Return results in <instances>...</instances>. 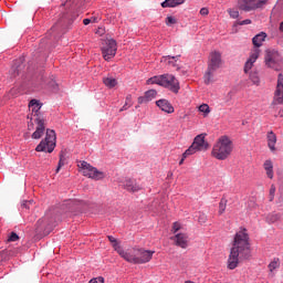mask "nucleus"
Returning a JSON list of instances; mask_svg holds the SVG:
<instances>
[{
  "instance_id": "1",
  "label": "nucleus",
  "mask_w": 283,
  "mask_h": 283,
  "mask_svg": "<svg viewBox=\"0 0 283 283\" xmlns=\"http://www.w3.org/2000/svg\"><path fill=\"white\" fill-rule=\"evenodd\" d=\"M251 258V238L247 228H240L235 232L232 240V248L227 260V269L235 271L240 265V260H249Z\"/></svg>"
},
{
  "instance_id": "2",
  "label": "nucleus",
  "mask_w": 283,
  "mask_h": 283,
  "mask_svg": "<svg viewBox=\"0 0 283 283\" xmlns=\"http://www.w3.org/2000/svg\"><path fill=\"white\" fill-rule=\"evenodd\" d=\"M231 154H233V140H231V137L227 135L219 137L211 150L212 158L227 160Z\"/></svg>"
},
{
  "instance_id": "3",
  "label": "nucleus",
  "mask_w": 283,
  "mask_h": 283,
  "mask_svg": "<svg viewBox=\"0 0 283 283\" xmlns=\"http://www.w3.org/2000/svg\"><path fill=\"white\" fill-rule=\"evenodd\" d=\"M222 67V53L212 51L209 55L208 69L203 75L206 85L213 83V76Z\"/></svg>"
},
{
  "instance_id": "4",
  "label": "nucleus",
  "mask_w": 283,
  "mask_h": 283,
  "mask_svg": "<svg viewBox=\"0 0 283 283\" xmlns=\"http://www.w3.org/2000/svg\"><path fill=\"white\" fill-rule=\"evenodd\" d=\"M107 238L108 241L112 243L114 251H116V253H118V255L123 258V260L129 262L130 264H136L134 260L135 258H137V248H129L127 250H124L120 245V242L116 240V238H114L113 235H108Z\"/></svg>"
},
{
  "instance_id": "5",
  "label": "nucleus",
  "mask_w": 283,
  "mask_h": 283,
  "mask_svg": "<svg viewBox=\"0 0 283 283\" xmlns=\"http://www.w3.org/2000/svg\"><path fill=\"white\" fill-rule=\"evenodd\" d=\"M77 169L82 176L85 178H91V180H103L105 178V172L98 170L96 167L92 166L85 160L77 163Z\"/></svg>"
},
{
  "instance_id": "6",
  "label": "nucleus",
  "mask_w": 283,
  "mask_h": 283,
  "mask_svg": "<svg viewBox=\"0 0 283 283\" xmlns=\"http://www.w3.org/2000/svg\"><path fill=\"white\" fill-rule=\"evenodd\" d=\"M56 148V133L52 129H46L45 138L35 147V151H45L52 154Z\"/></svg>"
},
{
  "instance_id": "7",
  "label": "nucleus",
  "mask_w": 283,
  "mask_h": 283,
  "mask_svg": "<svg viewBox=\"0 0 283 283\" xmlns=\"http://www.w3.org/2000/svg\"><path fill=\"white\" fill-rule=\"evenodd\" d=\"M266 0H239L238 8L243 12H253V10H260L266 6Z\"/></svg>"
},
{
  "instance_id": "8",
  "label": "nucleus",
  "mask_w": 283,
  "mask_h": 283,
  "mask_svg": "<svg viewBox=\"0 0 283 283\" xmlns=\"http://www.w3.org/2000/svg\"><path fill=\"white\" fill-rule=\"evenodd\" d=\"M29 112H31V115H28V118L30 119V122H28V129L29 132H32V129H34V123H32V120H36L39 116H43L39 113L41 112V103L36 99H31L29 103Z\"/></svg>"
},
{
  "instance_id": "9",
  "label": "nucleus",
  "mask_w": 283,
  "mask_h": 283,
  "mask_svg": "<svg viewBox=\"0 0 283 283\" xmlns=\"http://www.w3.org/2000/svg\"><path fill=\"white\" fill-rule=\"evenodd\" d=\"M117 50L118 45L116 44V40H106L105 44L102 46V55L104 61H112V59L116 56Z\"/></svg>"
},
{
  "instance_id": "10",
  "label": "nucleus",
  "mask_w": 283,
  "mask_h": 283,
  "mask_svg": "<svg viewBox=\"0 0 283 283\" xmlns=\"http://www.w3.org/2000/svg\"><path fill=\"white\" fill-rule=\"evenodd\" d=\"M161 87H166V90H169L174 94H178L180 92V82L171 74H163Z\"/></svg>"
},
{
  "instance_id": "11",
  "label": "nucleus",
  "mask_w": 283,
  "mask_h": 283,
  "mask_svg": "<svg viewBox=\"0 0 283 283\" xmlns=\"http://www.w3.org/2000/svg\"><path fill=\"white\" fill-rule=\"evenodd\" d=\"M137 258L133 259L136 264H147V262H151V258H154V250H145V248H137Z\"/></svg>"
},
{
  "instance_id": "12",
  "label": "nucleus",
  "mask_w": 283,
  "mask_h": 283,
  "mask_svg": "<svg viewBox=\"0 0 283 283\" xmlns=\"http://www.w3.org/2000/svg\"><path fill=\"white\" fill-rule=\"evenodd\" d=\"M33 122L36 126L31 138L33 140H40V138H43V135L45 134V118L43 116H38Z\"/></svg>"
},
{
  "instance_id": "13",
  "label": "nucleus",
  "mask_w": 283,
  "mask_h": 283,
  "mask_svg": "<svg viewBox=\"0 0 283 283\" xmlns=\"http://www.w3.org/2000/svg\"><path fill=\"white\" fill-rule=\"evenodd\" d=\"M273 105H283V75H277L276 87L274 91Z\"/></svg>"
},
{
  "instance_id": "14",
  "label": "nucleus",
  "mask_w": 283,
  "mask_h": 283,
  "mask_svg": "<svg viewBox=\"0 0 283 283\" xmlns=\"http://www.w3.org/2000/svg\"><path fill=\"white\" fill-rule=\"evenodd\" d=\"M258 59H260V49H253L250 53L249 59L244 64V67H243L244 74H249L251 70H253V65L255 61H258Z\"/></svg>"
},
{
  "instance_id": "15",
  "label": "nucleus",
  "mask_w": 283,
  "mask_h": 283,
  "mask_svg": "<svg viewBox=\"0 0 283 283\" xmlns=\"http://www.w3.org/2000/svg\"><path fill=\"white\" fill-rule=\"evenodd\" d=\"M206 134H200L197 135L192 142V146L198 150V151H207L209 149V143L205 140Z\"/></svg>"
},
{
  "instance_id": "16",
  "label": "nucleus",
  "mask_w": 283,
  "mask_h": 283,
  "mask_svg": "<svg viewBox=\"0 0 283 283\" xmlns=\"http://www.w3.org/2000/svg\"><path fill=\"white\" fill-rule=\"evenodd\" d=\"M171 240L175 242L176 247L180 249H187V247H189V235H187V233H177Z\"/></svg>"
},
{
  "instance_id": "17",
  "label": "nucleus",
  "mask_w": 283,
  "mask_h": 283,
  "mask_svg": "<svg viewBox=\"0 0 283 283\" xmlns=\"http://www.w3.org/2000/svg\"><path fill=\"white\" fill-rule=\"evenodd\" d=\"M277 63H280V55L277 52H268L265 55V65L272 67V70H277Z\"/></svg>"
},
{
  "instance_id": "18",
  "label": "nucleus",
  "mask_w": 283,
  "mask_h": 283,
  "mask_svg": "<svg viewBox=\"0 0 283 283\" xmlns=\"http://www.w3.org/2000/svg\"><path fill=\"white\" fill-rule=\"evenodd\" d=\"M157 107L161 109V112H165L166 114H174L176 109L174 108V105L167 99H158L156 102Z\"/></svg>"
},
{
  "instance_id": "19",
  "label": "nucleus",
  "mask_w": 283,
  "mask_h": 283,
  "mask_svg": "<svg viewBox=\"0 0 283 283\" xmlns=\"http://www.w3.org/2000/svg\"><path fill=\"white\" fill-rule=\"evenodd\" d=\"M280 266H282V261L280 260V258H274L270 261V263L268 264V271L271 277H275V273H277Z\"/></svg>"
},
{
  "instance_id": "20",
  "label": "nucleus",
  "mask_w": 283,
  "mask_h": 283,
  "mask_svg": "<svg viewBox=\"0 0 283 283\" xmlns=\"http://www.w3.org/2000/svg\"><path fill=\"white\" fill-rule=\"evenodd\" d=\"M161 63H168L171 67H175L176 70H180V55L177 56H170L166 55L161 57Z\"/></svg>"
},
{
  "instance_id": "21",
  "label": "nucleus",
  "mask_w": 283,
  "mask_h": 283,
  "mask_svg": "<svg viewBox=\"0 0 283 283\" xmlns=\"http://www.w3.org/2000/svg\"><path fill=\"white\" fill-rule=\"evenodd\" d=\"M123 187L124 189H126L127 191H132L133 193H135V191H140V189H143V187L138 185L136 180L133 179H125L123 182Z\"/></svg>"
},
{
  "instance_id": "22",
  "label": "nucleus",
  "mask_w": 283,
  "mask_h": 283,
  "mask_svg": "<svg viewBox=\"0 0 283 283\" xmlns=\"http://www.w3.org/2000/svg\"><path fill=\"white\" fill-rule=\"evenodd\" d=\"M263 169L265 171L266 178H269L270 180H273V178H275V171L273 170V160L266 159L263 163Z\"/></svg>"
},
{
  "instance_id": "23",
  "label": "nucleus",
  "mask_w": 283,
  "mask_h": 283,
  "mask_svg": "<svg viewBox=\"0 0 283 283\" xmlns=\"http://www.w3.org/2000/svg\"><path fill=\"white\" fill-rule=\"evenodd\" d=\"M266 143L268 147L271 151H275V145H277V135L273 133V130L268 132L266 134Z\"/></svg>"
},
{
  "instance_id": "24",
  "label": "nucleus",
  "mask_w": 283,
  "mask_h": 283,
  "mask_svg": "<svg viewBox=\"0 0 283 283\" xmlns=\"http://www.w3.org/2000/svg\"><path fill=\"white\" fill-rule=\"evenodd\" d=\"M264 41H266V33L265 32H261V33L256 34L252 39V43H253L255 50H258V48H262Z\"/></svg>"
},
{
  "instance_id": "25",
  "label": "nucleus",
  "mask_w": 283,
  "mask_h": 283,
  "mask_svg": "<svg viewBox=\"0 0 283 283\" xmlns=\"http://www.w3.org/2000/svg\"><path fill=\"white\" fill-rule=\"evenodd\" d=\"M103 83H104L105 87H108V90H114V87H116V85H118V80H116L115 77H112V76H105V77H103Z\"/></svg>"
},
{
  "instance_id": "26",
  "label": "nucleus",
  "mask_w": 283,
  "mask_h": 283,
  "mask_svg": "<svg viewBox=\"0 0 283 283\" xmlns=\"http://www.w3.org/2000/svg\"><path fill=\"white\" fill-rule=\"evenodd\" d=\"M281 218H282V214L277 212H271L266 214L265 221L268 222V224H275V222H280Z\"/></svg>"
},
{
  "instance_id": "27",
  "label": "nucleus",
  "mask_w": 283,
  "mask_h": 283,
  "mask_svg": "<svg viewBox=\"0 0 283 283\" xmlns=\"http://www.w3.org/2000/svg\"><path fill=\"white\" fill-rule=\"evenodd\" d=\"M185 0H166L161 3L163 8H176L178 6H182Z\"/></svg>"
},
{
  "instance_id": "28",
  "label": "nucleus",
  "mask_w": 283,
  "mask_h": 283,
  "mask_svg": "<svg viewBox=\"0 0 283 283\" xmlns=\"http://www.w3.org/2000/svg\"><path fill=\"white\" fill-rule=\"evenodd\" d=\"M147 85H160L163 87V75H155L146 81Z\"/></svg>"
},
{
  "instance_id": "29",
  "label": "nucleus",
  "mask_w": 283,
  "mask_h": 283,
  "mask_svg": "<svg viewBox=\"0 0 283 283\" xmlns=\"http://www.w3.org/2000/svg\"><path fill=\"white\" fill-rule=\"evenodd\" d=\"M198 112L202 114L203 118H207L211 114V107L209 104H201L198 106Z\"/></svg>"
},
{
  "instance_id": "30",
  "label": "nucleus",
  "mask_w": 283,
  "mask_h": 283,
  "mask_svg": "<svg viewBox=\"0 0 283 283\" xmlns=\"http://www.w3.org/2000/svg\"><path fill=\"white\" fill-rule=\"evenodd\" d=\"M249 80L253 85H260V74L258 71L253 70L250 73H248Z\"/></svg>"
},
{
  "instance_id": "31",
  "label": "nucleus",
  "mask_w": 283,
  "mask_h": 283,
  "mask_svg": "<svg viewBox=\"0 0 283 283\" xmlns=\"http://www.w3.org/2000/svg\"><path fill=\"white\" fill-rule=\"evenodd\" d=\"M165 23L168 25V28H171V25H176V23H178V19H176L174 15H168L165 20Z\"/></svg>"
},
{
  "instance_id": "32",
  "label": "nucleus",
  "mask_w": 283,
  "mask_h": 283,
  "mask_svg": "<svg viewBox=\"0 0 283 283\" xmlns=\"http://www.w3.org/2000/svg\"><path fill=\"white\" fill-rule=\"evenodd\" d=\"M158 95V92L156 90H149L145 93V96L149 103V101H154V98H156V96Z\"/></svg>"
},
{
  "instance_id": "33",
  "label": "nucleus",
  "mask_w": 283,
  "mask_h": 283,
  "mask_svg": "<svg viewBox=\"0 0 283 283\" xmlns=\"http://www.w3.org/2000/svg\"><path fill=\"white\" fill-rule=\"evenodd\" d=\"M227 211V199L222 198L219 202V216H222Z\"/></svg>"
},
{
  "instance_id": "34",
  "label": "nucleus",
  "mask_w": 283,
  "mask_h": 283,
  "mask_svg": "<svg viewBox=\"0 0 283 283\" xmlns=\"http://www.w3.org/2000/svg\"><path fill=\"white\" fill-rule=\"evenodd\" d=\"M193 154H198V150L191 145L182 155L184 158H189V156H193Z\"/></svg>"
},
{
  "instance_id": "35",
  "label": "nucleus",
  "mask_w": 283,
  "mask_h": 283,
  "mask_svg": "<svg viewBox=\"0 0 283 283\" xmlns=\"http://www.w3.org/2000/svg\"><path fill=\"white\" fill-rule=\"evenodd\" d=\"M182 229V223L176 221L172 223L171 233H178Z\"/></svg>"
},
{
  "instance_id": "36",
  "label": "nucleus",
  "mask_w": 283,
  "mask_h": 283,
  "mask_svg": "<svg viewBox=\"0 0 283 283\" xmlns=\"http://www.w3.org/2000/svg\"><path fill=\"white\" fill-rule=\"evenodd\" d=\"M65 166V156L60 155V160L57 164V168H56V174H59V171H61V168Z\"/></svg>"
},
{
  "instance_id": "37",
  "label": "nucleus",
  "mask_w": 283,
  "mask_h": 283,
  "mask_svg": "<svg viewBox=\"0 0 283 283\" xmlns=\"http://www.w3.org/2000/svg\"><path fill=\"white\" fill-rule=\"evenodd\" d=\"M228 13L231 17V19H238V17H240V11L235 9H229Z\"/></svg>"
},
{
  "instance_id": "38",
  "label": "nucleus",
  "mask_w": 283,
  "mask_h": 283,
  "mask_svg": "<svg viewBox=\"0 0 283 283\" xmlns=\"http://www.w3.org/2000/svg\"><path fill=\"white\" fill-rule=\"evenodd\" d=\"M17 240H19V234H17L15 232H11L8 238V242H17Z\"/></svg>"
},
{
  "instance_id": "39",
  "label": "nucleus",
  "mask_w": 283,
  "mask_h": 283,
  "mask_svg": "<svg viewBox=\"0 0 283 283\" xmlns=\"http://www.w3.org/2000/svg\"><path fill=\"white\" fill-rule=\"evenodd\" d=\"M130 101H132V96H127L126 104L120 108V112H125V109H127V105L128 107H132V103H129Z\"/></svg>"
},
{
  "instance_id": "40",
  "label": "nucleus",
  "mask_w": 283,
  "mask_h": 283,
  "mask_svg": "<svg viewBox=\"0 0 283 283\" xmlns=\"http://www.w3.org/2000/svg\"><path fill=\"white\" fill-rule=\"evenodd\" d=\"M275 191H276L275 185H271V187H270V200L271 201L275 198Z\"/></svg>"
},
{
  "instance_id": "41",
  "label": "nucleus",
  "mask_w": 283,
  "mask_h": 283,
  "mask_svg": "<svg viewBox=\"0 0 283 283\" xmlns=\"http://www.w3.org/2000/svg\"><path fill=\"white\" fill-rule=\"evenodd\" d=\"M88 283H105V277L97 276V277L92 279Z\"/></svg>"
},
{
  "instance_id": "42",
  "label": "nucleus",
  "mask_w": 283,
  "mask_h": 283,
  "mask_svg": "<svg viewBox=\"0 0 283 283\" xmlns=\"http://www.w3.org/2000/svg\"><path fill=\"white\" fill-rule=\"evenodd\" d=\"M252 21L251 19H245L238 22V25H251Z\"/></svg>"
},
{
  "instance_id": "43",
  "label": "nucleus",
  "mask_w": 283,
  "mask_h": 283,
  "mask_svg": "<svg viewBox=\"0 0 283 283\" xmlns=\"http://www.w3.org/2000/svg\"><path fill=\"white\" fill-rule=\"evenodd\" d=\"M198 222H200V224H205V222H207V216L205 213H200Z\"/></svg>"
},
{
  "instance_id": "44",
  "label": "nucleus",
  "mask_w": 283,
  "mask_h": 283,
  "mask_svg": "<svg viewBox=\"0 0 283 283\" xmlns=\"http://www.w3.org/2000/svg\"><path fill=\"white\" fill-rule=\"evenodd\" d=\"M138 103H139V105H143V103H149V102L147 99V96L144 95V96L138 97Z\"/></svg>"
},
{
  "instance_id": "45",
  "label": "nucleus",
  "mask_w": 283,
  "mask_h": 283,
  "mask_svg": "<svg viewBox=\"0 0 283 283\" xmlns=\"http://www.w3.org/2000/svg\"><path fill=\"white\" fill-rule=\"evenodd\" d=\"M200 14H201V17H207V14H209V9H207V8H201V9H200Z\"/></svg>"
},
{
  "instance_id": "46",
  "label": "nucleus",
  "mask_w": 283,
  "mask_h": 283,
  "mask_svg": "<svg viewBox=\"0 0 283 283\" xmlns=\"http://www.w3.org/2000/svg\"><path fill=\"white\" fill-rule=\"evenodd\" d=\"M101 21V17H92L91 18V23H98Z\"/></svg>"
},
{
  "instance_id": "47",
  "label": "nucleus",
  "mask_w": 283,
  "mask_h": 283,
  "mask_svg": "<svg viewBox=\"0 0 283 283\" xmlns=\"http://www.w3.org/2000/svg\"><path fill=\"white\" fill-rule=\"evenodd\" d=\"M84 25H90L92 23L91 19H84L83 20Z\"/></svg>"
},
{
  "instance_id": "48",
  "label": "nucleus",
  "mask_w": 283,
  "mask_h": 283,
  "mask_svg": "<svg viewBox=\"0 0 283 283\" xmlns=\"http://www.w3.org/2000/svg\"><path fill=\"white\" fill-rule=\"evenodd\" d=\"M10 94H11V96H17V88H12L11 91H10Z\"/></svg>"
},
{
  "instance_id": "49",
  "label": "nucleus",
  "mask_w": 283,
  "mask_h": 283,
  "mask_svg": "<svg viewBox=\"0 0 283 283\" xmlns=\"http://www.w3.org/2000/svg\"><path fill=\"white\" fill-rule=\"evenodd\" d=\"M185 160H187V158H185V155H182V158L180 159L179 165H184Z\"/></svg>"
},
{
  "instance_id": "50",
  "label": "nucleus",
  "mask_w": 283,
  "mask_h": 283,
  "mask_svg": "<svg viewBox=\"0 0 283 283\" xmlns=\"http://www.w3.org/2000/svg\"><path fill=\"white\" fill-rule=\"evenodd\" d=\"M279 30H280L281 32H283V22L280 23Z\"/></svg>"
},
{
  "instance_id": "51",
  "label": "nucleus",
  "mask_w": 283,
  "mask_h": 283,
  "mask_svg": "<svg viewBox=\"0 0 283 283\" xmlns=\"http://www.w3.org/2000/svg\"><path fill=\"white\" fill-rule=\"evenodd\" d=\"M280 116L283 118V111L280 112Z\"/></svg>"
}]
</instances>
